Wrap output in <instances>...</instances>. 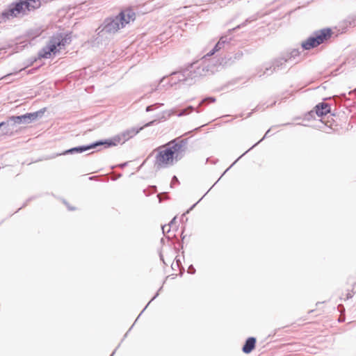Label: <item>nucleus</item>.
Listing matches in <instances>:
<instances>
[{
  "instance_id": "ea45409f",
  "label": "nucleus",
  "mask_w": 356,
  "mask_h": 356,
  "mask_svg": "<svg viewBox=\"0 0 356 356\" xmlns=\"http://www.w3.org/2000/svg\"><path fill=\"white\" fill-rule=\"evenodd\" d=\"M1 131V129H0V131Z\"/></svg>"
},
{
  "instance_id": "ddd939ff",
  "label": "nucleus",
  "mask_w": 356,
  "mask_h": 356,
  "mask_svg": "<svg viewBox=\"0 0 356 356\" xmlns=\"http://www.w3.org/2000/svg\"><path fill=\"white\" fill-rule=\"evenodd\" d=\"M103 145V140H98L95 143H92L90 145L78 146L75 147L70 148L66 150L63 154H79L87 150H90L92 149H95L99 146Z\"/></svg>"
},
{
  "instance_id": "6e6552de",
  "label": "nucleus",
  "mask_w": 356,
  "mask_h": 356,
  "mask_svg": "<svg viewBox=\"0 0 356 356\" xmlns=\"http://www.w3.org/2000/svg\"><path fill=\"white\" fill-rule=\"evenodd\" d=\"M156 151L158 152L154 161V166L156 169L167 168L174 164L175 158L171 149L168 146H161Z\"/></svg>"
},
{
  "instance_id": "423d86ee",
  "label": "nucleus",
  "mask_w": 356,
  "mask_h": 356,
  "mask_svg": "<svg viewBox=\"0 0 356 356\" xmlns=\"http://www.w3.org/2000/svg\"><path fill=\"white\" fill-rule=\"evenodd\" d=\"M207 54L202 58L200 61L191 63L189 67L192 70L191 80L196 78L212 74L215 72V66L208 61Z\"/></svg>"
},
{
  "instance_id": "a211bd4d",
  "label": "nucleus",
  "mask_w": 356,
  "mask_h": 356,
  "mask_svg": "<svg viewBox=\"0 0 356 356\" xmlns=\"http://www.w3.org/2000/svg\"><path fill=\"white\" fill-rule=\"evenodd\" d=\"M286 58H287L288 61L292 60V59H295L297 56H299L300 52L298 49H294L291 50L290 52H286L284 54Z\"/></svg>"
},
{
  "instance_id": "f3484780",
  "label": "nucleus",
  "mask_w": 356,
  "mask_h": 356,
  "mask_svg": "<svg viewBox=\"0 0 356 356\" xmlns=\"http://www.w3.org/2000/svg\"><path fill=\"white\" fill-rule=\"evenodd\" d=\"M258 18H259V15L258 14H254V15L250 16V17H248L244 22H243L242 24L238 25L237 26H236L233 29H229V32L231 33L232 31H233L234 30H236V29H238L240 28L244 27L248 23H250L252 22L256 21Z\"/></svg>"
},
{
  "instance_id": "9d476101",
  "label": "nucleus",
  "mask_w": 356,
  "mask_h": 356,
  "mask_svg": "<svg viewBox=\"0 0 356 356\" xmlns=\"http://www.w3.org/2000/svg\"><path fill=\"white\" fill-rule=\"evenodd\" d=\"M287 62H289L287 58H286L284 54H282L280 57L275 58L272 62L271 65L266 66L264 71H262L261 69H257V75L259 77L266 74L270 75L274 72L283 69L285 66V63Z\"/></svg>"
},
{
  "instance_id": "bb28decb",
  "label": "nucleus",
  "mask_w": 356,
  "mask_h": 356,
  "mask_svg": "<svg viewBox=\"0 0 356 356\" xmlns=\"http://www.w3.org/2000/svg\"><path fill=\"white\" fill-rule=\"evenodd\" d=\"M159 296V292H157L155 296L151 299V300L147 303V305L145 306V309L147 308V307L150 304V302L154 300L157 296Z\"/></svg>"
},
{
  "instance_id": "2f4dec72",
  "label": "nucleus",
  "mask_w": 356,
  "mask_h": 356,
  "mask_svg": "<svg viewBox=\"0 0 356 356\" xmlns=\"http://www.w3.org/2000/svg\"><path fill=\"white\" fill-rule=\"evenodd\" d=\"M195 205H196V204H193V205L191 207V208L189 210H188V211H187V212H186V213H188V212H189V211H190V210H191L193 207H195Z\"/></svg>"
},
{
  "instance_id": "9b49d317",
  "label": "nucleus",
  "mask_w": 356,
  "mask_h": 356,
  "mask_svg": "<svg viewBox=\"0 0 356 356\" xmlns=\"http://www.w3.org/2000/svg\"><path fill=\"white\" fill-rule=\"evenodd\" d=\"M191 72L192 70L190 69L189 66L182 70L181 71L173 72L171 74L170 85L172 86L173 84H175L177 81L188 82L190 79H191Z\"/></svg>"
},
{
  "instance_id": "0eeeda50",
  "label": "nucleus",
  "mask_w": 356,
  "mask_h": 356,
  "mask_svg": "<svg viewBox=\"0 0 356 356\" xmlns=\"http://www.w3.org/2000/svg\"><path fill=\"white\" fill-rule=\"evenodd\" d=\"M331 35L332 31L330 29L316 31L312 36L309 37L307 40L302 43V47L306 50L314 48L327 40L331 37Z\"/></svg>"
},
{
  "instance_id": "72a5a7b5",
  "label": "nucleus",
  "mask_w": 356,
  "mask_h": 356,
  "mask_svg": "<svg viewBox=\"0 0 356 356\" xmlns=\"http://www.w3.org/2000/svg\"><path fill=\"white\" fill-rule=\"evenodd\" d=\"M256 109H257V110H259V109H260V106H259V105H258V106H257Z\"/></svg>"
},
{
  "instance_id": "2eb2a0df",
  "label": "nucleus",
  "mask_w": 356,
  "mask_h": 356,
  "mask_svg": "<svg viewBox=\"0 0 356 356\" xmlns=\"http://www.w3.org/2000/svg\"><path fill=\"white\" fill-rule=\"evenodd\" d=\"M256 341L257 340L254 337H251L248 338L242 348L243 352L246 354L251 353L255 348Z\"/></svg>"
},
{
  "instance_id": "f8f14e48",
  "label": "nucleus",
  "mask_w": 356,
  "mask_h": 356,
  "mask_svg": "<svg viewBox=\"0 0 356 356\" xmlns=\"http://www.w3.org/2000/svg\"><path fill=\"white\" fill-rule=\"evenodd\" d=\"M231 40L232 38L229 35H225L221 36L214 47L207 54V56H211L215 53L219 51L220 49H229Z\"/></svg>"
},
{
  "instance_id": "e433bc0d",
  "label": "nucleus",
  "mask_w": 356,
  "mask_h": 356,
  "mask_svg": "<svg viewBox=\"0 0 356 356\" xmlns=\"http://www.w3.org/2000/svg\"><path fill=\"white\" fill-rule=\"evenodd\" d=\"M69 210H74V208L68 207Z\"/></svg>"
},
{
  "instance_id": "4be33fe9",
  "label": "nucleus",
  "mask_w": 356,
  "mask_h": 356,
  "mask_svg": "<svg viewBox=\"0 0 356 356\" xmlns=\"http://www.w3.org/2000/svg\"><path fill=\"white\" fill-rule=\"evenodd\" d=\"M270 129H268L264 136L259 141L257 142V143H255L252 147H251L248 151H246L244 154H243L233 164H234L241 156H243L245 153H247L249 150L252 149L253 147H254L258 143H259L262 140H264L265 138L268 137V135H269V133H270Z\"/></svg>"
},
{
  "instance_id": "412c9836",
  "label": "nucleus",
  "mask_w": 356,
  "mask_h": 356,
  "mask_svg": "<svg viewBox=\"0 0 356 356\" xmlns=\"http://www.w3.org/2000/svg\"><path fill=\"white\" fill-rule=\"evenodd\" d=\"M9 135V130L6 127L3 122L0 123V137Z\"/></svg>"
},
{
  "instance_id": "20e7f679",
  "label": "nucleus",
  "mask_w": 356,
  "mask_h": 356,
  "mask_svg": "<svg viewBox=\"0 0 356 356\" xmlns=\"http://www.w3.org/2000/svg\"><path fill=\"white\" fill-rule=\"evenodd\" d=\"M154 120L151 121L145 124L143 127H140L139 128L131 127L130 129H127V130L122 131V133L115 136L112 138L103 140V145H105L106 147H109L112 146H116L118 144H123L128 140L134 137L144 127L152 126L154 124Z\"/></svg>"
},
{
  "instance_id": "c756f323",
  "label": "nucleus",
  "mask_w": 356,
  "mask_h": 356,
  "mask_svg": "<svg viewBox=\"0 0 356 356\" xmlns=\"http://www.w3.org/2000/svg\"><path fill=\"white\" fill-rule=\"evenodd\" d=\"M165 227H166V225H164V226H163V227H162V230H163V233H165V231H166Z\"/></svg>"
},
{
  "instance_id": "5701e85b",
  "label": "nucleus",
  "mask_w": 356,
  "mask_h": 356,
  "mask_svg": "<svg viewBox=\"0 0 356 356\" xmlns=\"http://www.w3.org/2000/svg\"><path fill=\"white\" fill-rule=\"evenodd\" d=\"M346 22L350 26H355L356 24V15L349 16L346 19Z\"/></svg>"
},
{
  "instance_id": "cd10ccee",
  "label": "nucleus",
  "mask_w": 356,
  "mask_h": 356,
  "mask_svg": "<svg viewBox=\"0 0 356 356\" xmlns=\"http://www.w3.org/2000/svg\"><path fill=\"white\" fill-rule=\"evenodd\" d=\"M176 220V217H175L169 223L168 226H171L172 224L174 223V222Z\"/></svg>"
},
{
  "instance_id": "a878e982",
  "label": "nucleus",
  "mask_w": 356,
  "mask_h": 356,
  "mask_svg": "<svg viewBox=\"0 0 356 356\" xmlns=\"http://www.w3.org/2000/svg\"><path fill=\"white\" fill-rule=\"evenodd\" d=\"M178 182H179V180H178L177 177L176 176H173L172 181H171V187H172L173 184L178 183Z\"/></svg>"
},
{
  "instance_id": "473e14b6",
  "label": "nucleus",
  "mask_w": 356,
  "mask_h": 356,
  "mask_svg": "<svg viewBox=\"0 0 356 356\" xmlns=\"http://www.w3.org/2000/svg\"><path fill=\"white\" fill-rule=\"evenodd\" d=\"M145 309L144 308L143 310L141 312V313L139 314V316H138L137 318H136V321H138V318L140 317V316L141 315V314L144 312Z\"/></svg>"
},
{
  "instance_id": "1a4fd4ad",
  "label": "nucleus",
  "mask_w": 356,
  "mask_h": 356,
  "mask_svg": "<svg viewBox=\"0 0 356 356\" xmlns=\"http://www.w3.org/2000/svg\"><path fill=\"white\" fill-rule=\"evenodd\" d=\"M188 139H181L180 137L176 138L166 144L171 151L173 152V155L175 158V161L180 160L186 149H187Z\"/></svg>"
},
{
  "instance_id": "4468645a",
  "label": "nucleus",
  "mask_w": 356,
  "mask_h": 356,
  "mask_svg": "<svg viewBox=\"0 0 356 356\" xmlns=\"http://www.w3.org/2000/svg\"><path fill=\"white\" fill-rule=\"evenodd\" d=\"M243 56V53L242 51H238L234 53V55H227L221 59L220 65L223 66L231 65L234 63L236 61L241 60Z\"/></svg>"
},
{
  "instance_id": "f257e3e1",
  "label": "nucleus",
  "mask_w": 356,
  "mask_h": 356,
  "mask_svg": "<svg viewBox=\"0 0 356 356\" xmlns=\"http://www.w3.org/2000/svg\"><path fill=\"white\" fill-rule=\"evenodd\" d=\"M41 6L40 0H16L0 15V24L13 18H22Z\"/></svg>"
},
{
  "instance_id": "39448f33",
  "label": "nucleus",
  "mask_w": 356,
  "mask_h": 356,
  "mask_svg": "<svg viewBox=\"0 0 356 356\" xmlns=\"http://www.w3.org/2000/svg\"><path fill=\"white\" fill-rule=\"evenodd\" d=\"M44 114V111L40 110L34 113H29L22 115L10 116L6 121H4L6 127L9 130V134H10L14 129V126L16 124H26L31 123L36 120L38 118H40Z\"/></svg>"
},
{
  "instance_id": "aec40b11",
  "label": "nucleus",
  "mask_w": 356,
  "mask_h": 356,
  "mask_svg": "<svg viewBox=\"0 0 356 356\" xmlns=\"http://www.w3.org/2000/svg\"><path fill=\"white\" fill-rule=\"evenodd\" d=\"M195 110L194 107L192 106H188L186 108L181 110L179 113H177L178 117H181L184 115H186L193 111Z\"/></svg>"
},
{
  "instance_id": "f704fd0d",
  "label": "nucleus",
  "mask_w": 356,
  "mask_h": 356,
  "mask_svg": "<svg viewBox=\"0 0 356 356\" xmlns=\"http://www.w3.org/2000/svg\"><path fill=\"white\" fill-rule=\"evenodd\" d=\"M161 259L164 262L162 254H160Z\"/></svg>"
},
{
  "instance_id": "dca6fc26",
  "label": "nucleus",
  "mask_w": 356,
  "mask_h": 356,
  "mask_svg": "<svg viewBox=\"0 0 356 356\" xmlns=\"http://www.w3.org/2000/svg\"><path fill=\"white\" fill-rule=\"evenodd\" d=\"M316 113L318 116L327 115L330 111V106L327 103H320L316 106Z\"/></svg>"
},
{
  "instance_id": "7ed1b4c3",
  "label": "nucleus",
  "mask_w": 356,
  "mask_h": 356,
  "mask_svg": "<svg viewBox=\"0 0 356 356\" xmlns=\"http://www.w3.org/2000/svg\"><path fill=\"white\" fill-rule=\"evenodd\" d=\"M71 41V38L69 35H63V33H57L54 35L49 40L47 45L42 47L39 53L40 58H48L51 56V54H56L66 44H69Z\"/></svg>"
},
{
  "instance_id": "4c0bfd02",
  "label": "nucleus",
  "mask_w": 356,
  "mask_h": 356,
  "mask_svg": "<svg viewBox=\"0 0 356 356\" xmlns=\"http://www.w3.org/2000/svg\"><path fill=\"white\" fill-rule=\"evenodd\" d=\"M275 103H276V102L275 101V102L271 104V106H273V105L275 104Z\"/></svg>"
},
{
  "instance_id": "6ab92c4d",
  "label": "nucleus",
  "mask_w": 356,
  "mask_h": 356,
  "mask_svg": "<svg viewBox=\"0 0 356 356\" xmlns=\"http://www.w3.org/2000/svg\"><path fill=\"white\" fill-rule=\"evenodd\" d=\"M216 102V98H215V97H206V98L203 99L200 102V104H199V105H198V107H197V108H199L200 106H202V105H204V104H209V103H213V102ZM196 112H197V113H200V111L198 108H197V109H196Z\"/></svg>"
},
{
  "instance_id": "7c9ffc66",
  "label": "nucleus",
  "mask_w": 356,
  "mask_h": 356,
  "mask_svg": "<svg viewBox=\"0 0 356 356\" xmlns=\"http://www.w3.org/2000/svg\"><path fill=\"white\" fill-rule=\"evenodd\" d=\"M127 165L126 163L121 164L120 166V168H124Z\"/></svg>"
},
{
  "instance_id": "b1692460",
  "label": "nucleus",
  "mask_w": 356,
  "mask_h": 356,
  "mask_svg": "<svg viewBox=\"0 0 356 356\" xmlns=\"http://www.w3.org/2000/svg\"><path fill=\"white\" fill-rule=\"evenodd\" d=\"M162 105H163V104H159V103H156V104H152V105H149V106L146 107V111L147 112L152 111L154 108H158L159 106H162Z\"/></svg>"
},
{
  "instance_id": "58836bf2",
  "label": "nucleus",
  "mask_w": 356,
  "mask_h": 356,
  "mask_svg": "<svg viewBox=\"0 0 356 356\" xmlns=\"http://www.w3.org/2000/svg\"><path fill=\"white\" fill-rule=\"evenodd\" d=\"M229 168L228 169H226V170L225 171V172L223 173V175L227 172L228 171Z\"/></svg>"
},
{
  "instance_id": "393cba45",
  "label": "nucleus",
  "mask_w": 356,
  "mask_h": 356,
  "mask_svg": "<svg viewBox=\"0 0 356 356\" xmlns=\"http://www.w3.org/2000/svg\"><path fill=\"white\" fill-rule=\"evenodd\" d=\"M188 273L190 274H195V269L193 265L189 266V267L188 268Z\"/></svg>"
},
{
  "instance_id": "c9c22d12",
  "label": "nucleus",
  "mask_w": 356,
  "mask_h": 356,
  "mask_svg": "<svg viewBox=\"0 0 356 356\" xmlns=\"http://www.w3.org/2000/svg\"><path fill=\"white\" fill-rule=\"evenodd\" d=\"M115 350L113 352V353L111 354V356H113V355L115 354Z\"/></svg>"
},
{
  "instance_id": "c85d7f7f",
  "label": "nucleus",
  "mask_w": 356,
  "mask_h": 356,
  "mask_svg": "<svg viewBox=\"0 0 356 356\" xmlns=\"http://www.w3.org/2000/svg\"><path fill=\"white\" fill-rule=\"evenodd\" d=\"M175 114V110L172 109L169 111V115Z\"/></svg>"
},
{
  "instance_id": "f03ea898",
  "label": "nucleus",
  "mask_w": 356,
  "mask_h": 356,
  "mask_svg": "<svg viewBox=\"0 0 356 356\" xmlns=\"http://www.w3.org/2000/svg\"><path fill=\"white\" fill-rule=\"evenodd\" d=\"M135 18L136 14L132 9L123 10L118 15L106 19L102 31L108 33H114L124 27L131 21H134Z\"/></svg>"
}]
</instances>
